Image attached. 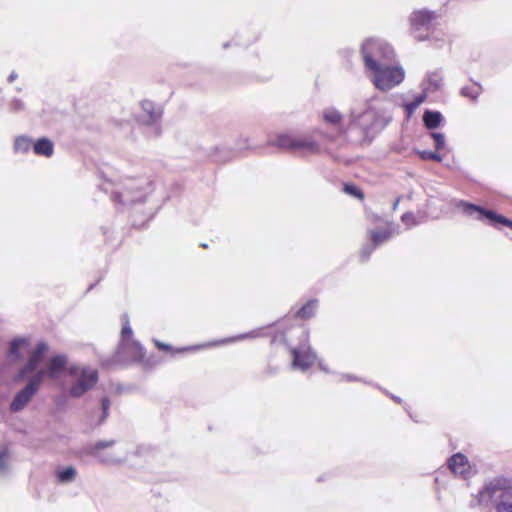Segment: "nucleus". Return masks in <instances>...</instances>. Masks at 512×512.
Here are the masks:
<instances>
[{
	"mask_svg": "<svg viewBox=\"0 0 512 512\" xmlns=\"http://www.w3.org/2000/svg\"><path fill=\"white\" fill-rule=\"evenodd\" d=\"M258 336H259V331L258 330H254V331H251L249 333H245V334H241L239 336H236V337L230 339L229 341L242 340V339H246V338H255V337H258Z\"/></svg>",
	"mask_w": 512,
	"mask_h": 512,
	"instance_id": "obj_37",
	"label": "nucleus"
},
{
	"mask_svg": "<svg viewBox=\"0 0 512 512\" xmlns=\"http://www.w3.org/2000/svg\"><path fill=\"white\" fill-rule=\"evenodd\" d=\"M400 203V198H397L392 206L393 210H396L398 208V205Z\"/></svg>",
	"mask_w": 512,
	"mask_h": 512,
	"instance_id": "obj_42",
	"label": "nucleus"
},
{
	"mask_svg": "<svg viewBox=\"0 0 512 512\" xmlns=\"http://www.w3.org/2000/svg\"><path fill=\"white\" fill-rule=\"evenodd\" d=\"M101 189L105 193L111 194V199L115 204L130 206L145 201L151 192V183L145 178H125L117 182L105 179V182L101 184Z\"/></svg>",
	"mask_w": 512,
	"mask_h": 512,
	"instance_id": "obj_2",
	"label": "nucleus"
},
{
	"mask_svg": "<svg viewBox=\"0 0 512 512\" xmlns=\"http://www.w3.org/2000/svg\"><path fill=\"white\" fill-rule=\"evenodd\" d=\"M344 191L349 194V195H352L354 197H357V198H360L362 199L363 198V194L362 192L355 186V185H352V184H346L344 186Z\"/></svg>",
	"mask_w": 512,
	"mask_h": 512,
	"instance_id": "obj_34",
	"label": "nucleus"
},
{
	"mask_svg": "<svg viewBox=\"0 0 512 512\" xmlns=\"http://www.w3.org/2000/svg\"><path fill=\"white\" fill-rule=\"evenodd\" d=\"M342 380L344 381H355L357 378L351 374H344L342 375Z\"/></svg>",
	"mask_w": 512,
	"mask_h": 512,
	"instance_id": "obj_38",
	"label": "nucleus"
},
{
	"mask_svg": "<svg viewBox=\"0 0 512 512\" xmlns=\"http://www.w3.org/2000/svg\"><path fill=\"white\" fill-rule=\"evenodd\" d=\"M426 97L427 95L422 91V93L416 96L414 100L404 104L408 117H410L414 111L425 101Z\"/></svg>",
	"mask_w": 512,
	"mask_h": 512,
	"instance_id": "obj_29",
	"label": "nucleus"
},
{
	"mask_svg": "<svg viewBox=\"0 0 512 512\" xmlns=\"http://www.w3.org/2000/svg\"><path fill=\"white\" fill-rule=\"evenodd\" d=\"M16 78H17V73L12 72V73L9 75V77H8V81H9V82H13Z\"/></svg>",
	"mask_w": 512,
	"mask_h": 512,
	"instance_id": "obj_40",
	"label": "nucleus"
},
{
	"mask_svg": "<svg viewBox=\"0 0 512 512\" xmlns=\"http://www.w3.org/2000/svg\"><path fill=\"white\" fill-rule=\"evenodd\" d=\"M114 441H99L92 448V455L100 462L106 464H115L125 461L128 451L124 447L113 448Z\"/></svg>",
	"mask_w": 512,
	"mask_h": 512,
	"instance_id": "obj_10",
	"label": "nucleus"
},
{
	"mask_svg": "<svg viewBox=\"0 0 512 512\" xmlns=\"http://www.w3.org/2000/svg\"><path fill=\"white\" fill-rule=\"evenodd\" d=\"M28 347L29 341L25 338L13 340L9 348V357L12 360L20 359L22 356V352L26 351Z\"/></svg>",
	"mask_w": 512,
	"mask_h": 512,
	"instance_id": "obj_23",
	"label": "nucleus"
},
{
	"mask_svg": "<svg viewBox=\"0 0 512 512\" xmlns=\"http://www.w3.org/2000/svg\"><path fill=\"white\" fill-rule=\"evenodd\" d=\"M156 346L159 348V349H162V350H169L171 349V347L169 345H166L164 343H161L159 341H156Z\"/></svg>",
	"mask_w": 512,
	"mask_h": 512,
	"instance_id": "obj_39",
	"label": "nucleus"
},
{
	"mask_svg": "<svg viewBox=\"0 0 512 512\" xmlns=\"http://www.w3.org/2000/svg\"><path fill=\"white\" fill-rule=\"evenodd\" d=\"M442 121V114L438 111L426 110L423 115V122L428 129L437 128Z\"/></svg>",
	"mask_w": 512,
	"mask_h": 512,
	"instance_id": "obj_25",
	"label": "nucleus"
},
{
	"mask_svg": "<svg viewBox=\"0 0 512 512\" xmlns=\"http://www.w3.org/2000/svg\"><path fill=\"white\" fill-rule=\"evenodd\" d=\"M457 207L461 208L465 214L474 216L478 220L487 219L492 225L502 224L512 228V220L491 210H486L480 206L465 201H459L457 203Z\"/></svg>",
	"mask_w": 512,
	"mask_h": 512,
	"instance_id": "obj_11",
	"label": "nucleus"
},
{
	"mask_svg": "<svg viewBox=\"0 0 512 512\" xmlns=\"http://www.w3.org/2000/svg\"><path fill=\"white\" fill-rule=\"evenodd\" d=\"M392 109L390 98L373 94L351 107L350 125L358 128L366 138L372 139L391 122Z\"/></svg>",
	"mask_w": 512,
	"mask_h": 512,
	"instance_id": "obj_1",
	"label": "nucleus"
},
{
	"mask_svg": "<svg viewBox=\"0 0 512 512\" xmlns=\"http://www.w3.org/2000/svg\"><path fill=\"white\" fill-rule=\"evenodd\" d=\"M295 151H302L306 153H317L319 145L309 136H296L295 135Z\"/></svg>",
	"mask_w": 512,
	"mask_h": 512,
	"instance_id": "obj_21",
	"label": "nucleus"
},
{
	"mask_svg": "<svg viewBox=\"0 0 512 512\" xmlns=\"http://www.w3.org/2000/svg\"><path fill=\"white\" fill-rule=\"evenodd\" d=\"M361 54L366 70L394 63L393 48L381 39L369 38L361 46Z\"/></svg>",
	"mask_w": 512,
	"mask_h": 512,
	"instance_id": "obj_3",
	"label": "nucleus"
},
{
	"mask_svg": "<svg viewBox=\"0 0 512 512\" xmlns=\"http://www.w3.org/2000/svg\"><path fill=\"white\" fill-rule=\"evenodd\" d=\"M10 451L7 444H0V476L9 470Z\"/></svg>",
	"mask_w": 512,
	"mask_h": 512,
	"instance_id": "obj_27",
	"label": "nucleus"
},
{
	"mask_svg": "<svg viewBox=\"0 0 512 512\" xmlns=\"http://www.w3.org/2000/svg\"><path fill=\"white\" fill-rule=\"evenodd\" d=\"M481 86L477 83H474L469 86H465L461 89V95L471 100H476L481 93Z\"/></svg>",
	"mask_w": 512,
	"mask_h": 512,
	"instance_id": "obj_30",
	"label": "nucleus"
},
{
	"mask_svg": "<svg viewBox=\"0 0 512 512\" xmlns=\"http://www.w3.org/2000/svg\"><path fill=\"white\" fill-rule=\"evenodd\" d=\"M45 372L38 370L28 381L27 385L20 390L10 404L12 412H19L31 401L33 396L38 392L41 383L44 381Z\"/></svg>",
	"mask_w": 512,
	"mask_h": 512,
	"instance_id": "obj_9",
	"label": "nucleus"
},
{
	"mask_svg": "<svg viewBox=\"0 0 512 512\" xmlns=\"http://www.w3.org/2000/svg\"><path fill=\"white\" fill-rule=\"evenodd\" d=\"M309 333L302 330V341L297 347L290 349L292 355V367L301 371H306L316 361V353L311 349L309 343Z\"/></svg>",
	"mask_w": 512,
	"mask_h": 512,
	"instance_id": "obj_8",
	"label": "nucleus"
},
{
	"mask_svg": "<svg viewBox=\"0 0 512 512\" xmlns=\"http://www.w3.org/2000/svg\"><path fill=\"white\" fill-rule=\"evenodd\" d=\"M436 18L437 14L435 12L426 9L414 11L410 15V24L415 38L418 40L427 39L428 35L420 33V31L422 29L427 31L430 30Z\"/></svg>",
	"mask_w": 512,
	"mask_h": 512,
	"instance_id": "obj_13",
	"label": "nucleus"
},
{
	"mask_svg": "<svg viewBox=\"0 0 512 512\" xmlns=\"http://www.w3.org/2000/svg\"><path fill=\"white\" fill-rule=\"evenodd\" d=\"M416 153L422 160H425V161L433 160V161L441 162L443 160V157L438 153V151L433 152V151H428V150H417Z\"/></svg>",
	"mask_w": 512,
	"mask_h": 512,
	"instance_id": "obj_31",
	"label": "nucleus"
},
{
	"mask_svg": "<svg viewBox=\"0 0 512 512\" xmlns=\"http://www.w3.org/2000/svg\"><path fill=\"white\" fill-rule=\"evenodd\" d=\"M32 146V139L27 136H18L14 141V151L16 153H26Z\"/></svg>",
	"mask_w": 512,
	"mask_h": 512,
	"instance_id": "obj_28",
	"label": "nucleus"
},
{
	"mask_svg": "<svg viewBox=\"0 0 512 512\" xmlns=\"http://www.w3.org/2000/svg\"><path fill=\"white\" fill-rule=\"evenodd\" d=\"M323 120L335 130L337 135L344 134L347 130L342 113L333 107L323 110Z\"/></svg>",
	"mask_w": 512,
	"mask_h": 512,
	"instance_id": "obj_17",
	"label": "nucleus"
},
{
	"mask_svg": "<svg viewBox=\"0 0 512 512\" xmlns=\"http://www.w3.org/2000/svg\"><path fill=\"white\" fill-rule=\"evenodd\" d=\"M48 351V346L40 342L37 344V346L30 352L29 358L27 363L24 365V367L20 370L19 376L25 377L29 373L34 374L39 370V365L41 364L46 352Z\"/></svg>",
	"mask_w": 512,
	"mask_h": 512,
	"instance_id": "obj_15",
	"label": "nucleus"
},
{
	"mask_svg": "<svg viewBox=\"0 0 512 512\" xmlns=\"http://www.w3.org/2000/svg\"><path fill=\"white\" fill-rule=\"evenodd\" d=\"M448 468L456 476L467 478L471 472V466L465 455L456 453L448 459Z\"/></svg>",
	"mask_w": 512,
	"mask_h": 512,
	"instance_id": "obj_16",
	"label": "nucleus"
},
{
	"mask_svg": "<svg viewBox=\"0 0 512 512\" xmlns=\"http://www.w3.org/2000/svg\"><path fill=\"white\" fill-rule=\"evenodd\" d=\"M431 137L434 140V147L436 151H440L445 147V136L442 133L433 132Z\"/></svg>",
	"mask_w": 512,
	"mask_h": 512,
	"instance_id": "obj_32",
	"label": "nucleus"
},
{
	"mask_svg": "<svg viewBox=\"0 0 512 512\" xmlns=\"http://www.w3.org/2000/svg\"><path fill=\"white\" fill-rule=\"evenodd\" d=\"M144 357L143 347L132 339V329L128 318L124 317L121 341L117 351L118 361H140Z\"/></svg>",
	"mask_w": 512,
	"mask_h": 512,
	"instance_id": "obj_7",
	"label": "nucleus"
},
{
	"mask_svg": "<svg viewBox=\"0 0 512 512\" xmlns=\"http://www.w3.org/2000/svg\"><path fill=\"white\" fill-rule=\"evenodd\" d=\"M141 110L140 121L147 126H151L154 133L158 135L160 133L159 123L162 118L161 107L150 100H143Z\"/></svg>",
	"mask_w": 512,
	"mask_h": 512,
	"instance_id": "obj_14",
	"label": "nucleus"
},
{
	"mask_svg": "<svg viewBox=\"0 0 512 512\" xmlns=\"http://www.w3.org/2000/svg\"><path fill=\"white\" fill-rule=\"evenodd\" d=\"M319 368L326 373L329 372L328 368L322 362H319Z\"/></svg>",
	"mask_w": 512,
	"mask_h": 512,
	"instance_id": "obj_41",
	"label": "nucleus"
},
{
	"mask_svg": "<svg viewBox=\"0 0 512 512\" xmlns=\"http://www.w3.org/2000/svg\"><path fill=\"white\" fill-rule=\"evenodd\" d=\"M78 472L75 467L58 466L54 470V476L57 484L65 485L74 482L77 478Z\"/></svg>",
	"mask_w": 512,
	"mask_h": 512,
	"instance_id": "obj_20",
	"label": "nucleus"
},
{
	"mask_svg": "<svg viewBox=\"0 0 512 512\" xmlns=\"http://www.w3.org/2000/svg\"><path fill=\"white\" fill-rule=\"evenodd\" d=\"M422 91L428 95L440 90L443 86V76L439 71L429 72L422 81Z\"/></svg>",
	"mask_w": 512,
	"mask_h": 512,
	"instance_id": "obj_18",
	"label": "nucleus"
},
{
	"mask_svg": "<svg viewBox=\"0 0 512 512\" xmlns=\"http://www.w3.org/2000/svg\"><path fill=\"white\" fill-rule=\"evenodd\" d=\"M270 145L281 149L295 151V135L279 134L275 140L269 142Z\"/></svg>",
	"mask_w": 512,
	"mask_h": 512,
	"instance_id": "obj_24",
	"label": "nucleus"
},
{
	"mask_svg": "<svg viewBox=\"0 0 512 512\" xmlns=\"http://www.w3.org/2000/svg\"><path fill=\"white\" fill-rule=\"evenodd\" d=\"M67 365V358L65 355H57L50 359L47 365V370L42 369L45 372V376L51 379H57L61 372Z\"/></svg>",
	"mask_w": 512,
	"mask_h": 512,
	"instance_id": "obj_19",
	"label": "nucleus"
},
{
	"mask_svg": "<svg viewBox=\"0 0 512 512\" xmlns=\"http://www.w3.org/2000/svg\"><path fill=\"white\" fill-rule=\"evenodd\" d=\"M392 399L398 403H400V398L396 397V396H392Z\"/></svg>",
	"mask_w": 512,
	"mask_h": 512,
	"instance_id": "obj_43",
	"label": "nucleus"
},
{
	"mask_svg": "<svg viewBox=\"0 0 512 512\" xmlns=\"http://www.w3.org/2000/svg\"><path fill=\"white\" fill-rule=\"evenodd\" d=\"M492 501L496 512H512V489L503 487L500 481L488 483L480 492V502Z\"/></svg>",
	"mask_w": 512,
	"mask_h": 512,
	"instance_id": "obj_6",
	"label": "nucleus"
},
{
	"mask_svg": "<svg viewBox=\"0 0 512 512\" xmlns=\"http://www.w3.org/2000/svg\"><path fill=\"white\" fill-rule=\"evenodd\" d=\"M399 233V227L392 223L383 231L369 230L368 236L370 243L363 246L361 250V258L363 260H367L376 247L388 241L393 235H398Z\"/></svg>",
	"mask_w": 512,
	"mask_h": 512,
	"instance_id": "obj_12",
	"label": "nucleus"
},
{
	"mask_svg": "<svg viewBox=\"0 0 512 512\" xmlns=\"http://www.w3.org/2000/svg\"><path fill=\"white\" fill-rule=\"evenodd\" d=\"M33 150L36 155L50 157L54 152V144L44 137L34 143Z\"/></svg>",
	"mask_w": 512,
	"mask_h": 512,
	"instance_id": "obj_22",
	"label": "nucleus"
},
{
	"mask_svg": "<svg viewBox=\"0 0 512 512\" xmlns=\"http://www.w3.org/2000/svg\"><path fill=\"white\" fill-rule=\"evenodd\" d=\"M24 108H25V104L20 99H13L10 102V109L13 112H20V111L24 110Z\"/></svg>",
	"mask_w": 512,
	"mask_h": 512,
	"instance_id": "obj_36",
	"label": "nucleus"
},
{
	"mask_svg": "<svg viewBox=\"0 0 512 512\" xmlns=\"http://www.w3.org/2000/svg\"><path fill=\"white\" fill-rule=\"evenodd\" d=\"M317 308H318V300H316V299L309 300L305 305H303L296 312V316L299 318H302V319H309L315 315Z\"/></svg>",
	"mask_w": 512,
	"mask_h": 512,
	"instance_id": "obj_26",
	"label": "nucleus"
},
{
	"mask_svg": "<svg viewBox=\"0 0 512 512\" xmlns=\"http://www.w3.org/2000/svg\"><path fill=\"white\" fill-rule=\"evenodd\" d=\"M189 350V348H182V349H179L178 351L181 352V351H187Z\"/></svg>",
	"mask_w": 512,
	"mask_h": 512,
	"instance_id": "obj_44",
	"label": "nucleus"
},
{
	"mask_svg": "<svg viewBox=\"0 0 512 512\" xmlns=\"http://www.w3.org/2000/svg\"><path fill=\"white\" fill-rule=\"evenodd\" d=\"M67 372L71 381L69 394L73 398L82 397L98 381L97 370L89 366L73 364L68 367Z\"/></svg>",
	"mask_w": 512,
	"mask_h": 512,
	"instance_id": "obj_4",
	"label": "nucleus"
},
{
	"mask_svg": "<svg viewBox=\"0 0 512 512\" xmlns=\"http://www.w3.org/2000/svg\"><path fill=\"white\" fill-rule=\"evenodd\" d=\"M401 221L407 226V228H411L420 223L412 212L404 213L401 217Z\"/></svg>",
	"mask_w": 512,
	"mask_h": 512,
	"instance_id": "obj_33",
	"label": "nucleus"
},
{
	"mask_svg": "<svg viewBox=\"0 0 512 512\" xmlns=\"http://www.w3.org/2000/svg\"><path fill=\"white\" fill-rule=\"evenodd\" d=\"M374 86L381 91H389L399 85L405 77L402 67L393 63L375 67L367 71Z\"/></svg>",
	"mask_w": 512,
	"mask_h": 512,
	"instance_id": "obj_5",
	"label": "nucleus"
},
{
	"mask_svg": "<svg viewBox=\"0 0 512 512\" xmlns=\"http://www.w3.org/2000/svg\"><path fill=\"white\" fill-rule=\"evenodd\" d=\"M102 406V417L100 419V423H102L108 416V411L110 408V401L108 398L104 397L101 401Z\"/></svg>",
	"mask_w": 512,
	"mask_h": 512,
	"instance_id": "obj_35",
	"label": "nucleus"
}]
</instances>
